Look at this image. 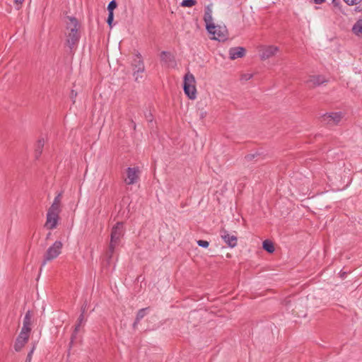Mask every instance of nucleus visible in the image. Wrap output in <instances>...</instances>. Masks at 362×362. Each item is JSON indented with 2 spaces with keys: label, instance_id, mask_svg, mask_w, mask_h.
I'll list each match as a JSON object with an SVG mask.
<instances>
[{
  "label": "nucleus",
  "instance_id": "nucleus-18",
  "mask_svg": "<svg viewBox=\"0 0 362 362\" xmlns=\"http://www.w3.org/2000/svg\"><path fill=\"white\" fill-rule=\"evenodd\" d=\"M62 193L59 192L54 198L53 203L49 208V209L61 211V199Z\"/></svg>",
  "mask_w": 362,
  "mask_h": 362
},
{
  "label": "nucleus",
  "instance_id": "nucleus-28",
  "mask_svg": "<svg viewBox=\"0 0 362 362\" xmlns=\"http://www.w3.org/2000/svg\"><path fill=\"white\" fill-rule=\"evenodd\" d=\"M197 244H198L199 246L204 247V248L208 247L209 245V243L208 241L204 240H198L197 241Z\"/></svg>",
  "mask_w": 362,
  "mask_h": 362
},
{
  "label": "nucleus",
  "instance_id": "nucleus-37",
  "mask_svg": "<svg viewBox=\"0 0 362 362\" xmlns=\"http://www.w3.org/2000/svg\"><path fill=\"white\" fill-rule=\"evenodd\" d=\"M332 3L335 5V6H337L338 5V2L336 1V0H332Z\"/></svg>",
  "mask_w": 362,
  "mask_h": 362
},
{
  "label": "nucleus",
  "instance_id": "nucleus-2",
  "mask_svg": "<svg viewBox=\"0 0 362 362\" xmlns=\"http://www.w3.org/2000/svg\"><path fill=\"white\" fill-rule=\"evenodd\" d=\"M66 21V43L71 49H73L78 44L80 39V34L78 32V22L74 17L68 16Z\"/></svg>",
  "mask_w": 362,
  "mask_h": 362
},
{
  "label": "nucleus",
  "instance_id": "nucleus-19",
  "mask_svg": "<svg viewBox=\"0 0 362 362\" xmlns=\"http://www.w3.org/2000/svg\"><path fill=\"white\" fill-rule=\"evenodd\" d=\"M45 146V140L43 138L38 139L35 144V153L36 158H38L43 150Z\"/></svg>",
  "mask_w": 362,
  "mask_h": 362
},
{
  "label": "nucleus",
  "instance_id": "nucleus-12",
  "mask_svg": "<svg viewBox=\"0 0 362 362\" xmlns=\"http://www.w3.org/2000/svg\"><path fill=\"white\" fill-rule=\"evenodd\" d=\"M221 237L229 247H234L236 246L238 242L236 236L231 235L228 233V231L222 230L221 231Z\"/></svg>",
  "mask_w": 362,
  "mask_h": 362
},
{
  "label": "nucleus",
  "instance_id": "nucleus-15",
  "mask_svg": "<svg viewBox=\"0 0 362 362\" xmlns=\"http://www.w3.org/2000/svg\"><path fill=\"white\" fill-rule=\"evenodd\" d=\"M245 54V49L243 47H231L229 49L230 59L234 60L238 58H242Z\"/></svg>",
  "mask_w": 362,
  "mask_h": 362
},
{
  "label": "nucleus",
  "instance_id": "nucleus-27",
  "mask_svg": "<svg viewBox=\"0 0 362 362\" xmlns=\"http://www.w3.org/2000/svg\"><path fill=\"white\" fill-rule=\"evenodd\" d=\"M252 76H253L252 74L246 73V74H243L241 75L240 79L242 81H248V80L251 79L252 78Z\"/></svg>",
  "mask_w": 362,
  "mask_h": 362
},
{
  "label": "nucleus",
  "instance_id": "nucleus-31",
  "mask_svg": "<svg viewBox=\"0 0 362 362\" xmlns=\"http://www.w3.org/2000/svg\"><path fill=\"white\" fill-rule=\"evenodd\" d=\"M35 346H33V348L31 349V350L29 351V353L27 355V357H26V359H25V361H29V362H31L32 361V357H33V352L35 351Z\"/></svg>",
  "mask_w": 362,
  "mask_h": 362
},
{
  "label": "nucleus",
  "instance_id": "nucleus-38",
  "mask_svg": "<svg viewBox=\"0 0 362 362\" xmlns=\"http://www.w3.org/2000/svg\"><path fill=\"white\" fill-rule=\"evenodd\" d=\"M205 114H206V113L202 112V113H201V115H200V117H201L202 118H203V117H204Z\"/></svg>",
  "mask_w": 362,
  "mask_h": 362
},
{
  "label": "nucleus",
  "instance_id": "nucleus-17",
  "mask_svg": "<svg viewBox=\"0 0 362 362\" xmlns=\"http://www.w3.org/2000/svg\"><path fill=\"white\" fill-rule=\"evenodd\" d=\"M215 40L223 41L226 39V28H222L220 26H216V33L213 35Z\"/></svg>",
  "mask_w": 362,
  "mask_h": 362
},
{
  "label": "nucleus",
  "instance_id": "nucleus-41",
  "mask_svg": "<svg viewBox=\"0 0 362 362\" xmlns=\"http://www.w3.org/2000/svg\"><path fill=\"white\" fill-rule=\"evenodd\" d=\"M25 362H29V361H25Z\"/></svg>",
  "mask_w": 362,
  "mask_h": 362
},
{
  "label": "nucleus",
  "instance_id": "nucleus-40",
  "mask_svg": "<svg viewBox=\"0 0 362 362\" xmlns=\"http://www.w3.org/2000/svg\"><path fill=\"white\" fill-rule=\"evenodd\" d=\"M51 235V233H49L47 234V238H48L49 237V235Z\"/></svg>",
  "mask_w": 362,
  "mask_h": 362
},
{
  "label": "nucleus",
  "instance_id": "nucleus-30",
  "mask_svg": "<svg viewBox=\"0 0 362 362\" xmlns=\"http://www.w3.org/2000/svg\"><path fill=\"white\" fill-rule=\"evenodd\" d=\"M114 19V14L113 12H109L108 17L107 19V23L110 25V27H112V23Z\"/></svg>",
  "mask_w": 362,
  "mask_h": 362
},
{
  "label": "nucleus",
  "instance_id": "nucleus-39",
  "mask_svg": "<svg viewBox=\"0 0 362 362\" xmlns=\"http://www.w3.org/2000/svg\"><path fill=\"white\" fill-rule=\"evenodd\" d=\"M132 122L133 124L134 129H135L136 128V124L133 121Z\"/></svg>",
  "mask_w": 362,
  "mask_h": 362
},
{
  "label": "nucleus",
  "instance_id": "nucleus-35",
  "mask_svg": "<svg viewBox=\"0 0 362 362\" xmlns=\"http://www.w3.org/2000/svg\"><path fill=\"white\" fill-rule=\"evenodd\" d=\"M24 0H14L15 3L17 4V5H21L23 2Z\"/></svg>",
  "mask_w": 362,
  "mask_h": 362
},
{
  "label": "nucleus",
  "instance_id": "nucleus-1",
  "mask_svg": "<svg viewBox=\"0 0 362 362\" xmlns=\"http://www.w3.org/2000/svg\"><path fill=\"white\" fill-rule=\"evenodd\" d=\"M124 234V224L122 222L117 223L112 228L110 234V241L108 249L106 252V256L110 261L115 252V249L121 242L122 238Z\"/></svg>",
  "mask_w": 362,
  "mask_h": 362
},
{
  "label": "nucleus",
  "instance_id": "nucleus-9",
  "mask_svg": "<svg viewBox=\"0 0 362 362\" xmlns=\"http://www.w3.org/2000/svg\"><path fill=\"white\" fill-rule=\"evenodd\" d=\"M278 51L279 47L276 46H262L261 48L260 58L262 60H266L276 55Z\"/></svg>",
  "mask_w": 362,
  "mask_h": 362
},
{
  "label": "nucleus",
  "instance_id": "nucleus-6",
  "mask_svg": "<svg viewBox=\"0 0 362 362\" xmlns=\"http://www.w3.org/2000/svg\"><path fill=\"white\" fill-rule=\"evenodd\" d=\"M59 213L60 211L48 209L46 222L45 223L46 228L53 230L57 228L59 219Z\"/></svg>",
  "mask_w": 362,
  "mask_h": 362
},
{
  "label": "nucleus",
  "instance_id": "nucleus-21",
  "mask_svg": "<svg viewBox=\"0 0 362 362\" xmlns=\"http://www.w3.org/2000/svg\"><path fill=\"white\" fill-rule=\"evenodd\" d=\"M352 31L356 35L362 37V19L356 22L352 28Z\"/></svg>",
  "mask_w": 362,
  "mask_h": 362
},
{
  "label": "nucleus",
  "instance_id": "nucleus-33",
  "mask_svg": "<svg viewBox=\"0 0 362 362\" xmlns=\"http://www.w3.org/2000/svg\"><path fill=\"white\" fill-rule=\"evenodd\" d=\"M255 158V154H248L245 156V158L246 160L250 161Z\"/></svg>",
  "mask_w": 362,
  "mask_h": 362
},
{
  "label": "nucleus",
  "instance_id": "nucleus-36",
  "mask_svg": "<svg viewBox=\"0 0 362 362\" xmlns=\"http://www.w3.org/2000/svg\"><path fill=\"white\" fill-rule=\"evenodd\" d=\"M73 96H76V93H74V90L71 91V97L73 98Z\"/></svg>",
  "mask_w": 362,
  "mask_h": 362
},
{
  "label": "nucleus",
  "instance_id": "nucleus-14",
  "mask_svg": "<svg viewBox=\"0 0 362 362\" xmlns=\"http://www.w3.org/2000/svg\"><path fill=\"white\" fill-rule=\"evenodd\" d=\"M161 62L168 66H174L175 65V61L174 57L168 52L163 51L160 53Z\"/></svg>",
  "mask_w": 362,
  "mask_h": 362
},
{
  "label": "nucleus",
  "instance_id": "nucleus-24",
  "mask_svg": "<svg viewBox=\"0 0 362 362\" xmlns=\"http://www.w3.org/2000/svg\"><path fill=\"white\" fill-rule=\"evenodd\" d=\"M197 3L196 0H182L180 5L182 7H192Z\"/></svg>",
  "mask_w": 362,
  "mask_h": 362
},
{
  "label": "nucleus",
  "instance_id": "nucleus-11",
  "mask_svg": "<svg viewBox=\"0 0 362 362\" xmlns=\"http://www.w3.org/2000/svg\"><path fill=\"white\" fill-rule=\"evenodd\" d=\"M29 336V333L21 331L14 344V349L16 351H20L22 349V348L28 342Z\"/></svg>",
  "mask_w": 362,
  "mask_h": 362
},
{
  "label": "nucleus",
  "instance_id": "nucleus-7",
  "mask_svg": "<svg viewBox=\"0 0 362 362\" xmlns=\"http://www.w3.org/2000/svg\"><path fill=\"white\" fill-rule=\"evenodd\" d=\"M127 177L124 179V182L127 185H132L136 184L140 176V170L139 167H129L127 169Z\"/></svg>",
  "mask_w": 362,
  "mask_h": 362
},
{
  "label": "nucleus",
  "instance_id": "nucleus-26",
  "mask_svg": "<svg viewBox=\"0 0 362 362\" xmlns=\"http://www.w3.org/2000/svg\"><path fill=\"white\" fill-rule=\"evenodd\" d=\"M144 72H138L137 70L134 71L133 76H134V79L136 81H139L140 78H142V74Z\"/></svg>",
  "mask_w": 362,
  "mask_h": 362
},
{
  "label": "nucleus",
  "instance_id": "nucleus-32",
  "mask_svg": "<svg viewBox=\"0 0 362 362\" xmlns=\"http://www.w3.org/2000/svg\"><path fill=\"white\" fill-rule=\"evenodd\" d=\"M144 115H145V117H146V119L148 122H151L153 121V115H152V114H151V111H148V112H145V114H144Z\"/></svg>",
  "mask_w": 362,
  "mask_h": 362
},
{
  "label": "nucleus",
  "instance_id": "nucleus-3",
  "mask_svg": "<svg viewBox=\"0 0 362 362\" xmlns=\"http://www.w3.org/2000/svg\"><path fill=\"white\" fill-rule=\"evenodd\" d=\"M62 247L63 244L59 240L55 241L50 247H49L44 255L41 267L45 266L47 262L56 259L62 253ZM40 270H42V268H40Z\"/></svg>",
  "mask_w": 362,
  "mask_h": 362
},
{
  "label": "nucleus",
  "instance_id": "nucleus-29",
  "mask_svg": "<svg viewBox=\"0 0 362 362\" xmlns=\"http://www.w3.org/2000/svg\"><path fill=\"white\" fill-rule=\"evenodd\" d=\"M346 4L354 6L359 4L362 0H343Z\"/></svg>",
  "mask_w": 362,
  "mask_h": 362
},
{
  "label": "nucleus",
  "instance_id": "nucleus-10",
  "mask_svg": "<svg viewBox=\"0 0 362 362\" xmlns=\"http://www.w3.org/2000/svg\"><path fill=\"white\" fill-rule=\"evenodd\" d=\"M327 82L325 76L322 75H311L309 76L308 78L305 81L306 85L310 88H313L318 86L324 83Z\"/></svg>",
  "mask_w": 362,
  "mask_h": 362
},
{
  "label": "nucleus",
  "instance_id": "nucleus-8",
  "mask_svg": "<svg viewBox=\"0 0 362 362\" xmlns=\"http://www.w3.org/2000/svg\"><path fill=\"white\" fill-rule=\"evenodd\" d=\"M342 117L341 112L326 113L322 116V122L327 125L333 126L339 124Z\"/></svg>",
  "mask_w": 362,
  "mask_h": 362
},
{
  "label": "nucleus",
  "instance_id": "nucleus-34",
  "mask_svg": "<svg viewBox=\"0 0 362 362\" xmlns=\"http://www.w3.org/2000/svg\"><path fill=\"white\" fill-rule=\"evenodd\" d=\"M315 4H320L325 1V0H313Z\"/></svg>",
  "mask_w": 362,
  "mask_h": 362
},
{
  "label": "nucleus",
  "instance_id": "nucleus-4",
  "mask_svg": "<svg viewBox=\"0 0 362 362\" xmlns=\"http://www.w3.org/2000/svg\"><path fill=\"white\" fill-rule=\"evenodd\" d=\"M183 89L185 93L191 100H194L197 96V89L195 86V78L192 74L188 72L184 76Z\"/></svg>",
  "mask_w": 362,
  "mask_h": 362
},
{
  "label": "nucleus",
  "instance_id": "nucleus-22",
  "mask_svg": "<svg viewBox=\"0 0 362 362\" xmlns=\"http://www.w3.org/2000/svg\"><path fill=\"white\" fill-rule=\"evenodd\" d=\"M262 247L267 252L272 253L274 251V246L272 241L266 240L262 243Z\"/></svg>",
  "mask_w": 362,
  "mask_h": 362
},
{
  "label": "nucleus",
  "instance_id": "nucleus-16",
  "mask_svg": "<svg viewBox=\"0 0 362 362\" xmlns=\"http://www.w3.org/2000/svg\"><path fill=\"white\" fill-rule=\"evenodd\" d=\"M133 71L137 70L138 72H144L145 70L144 62L140 54L136 56L132 62Z\"/></svg>",
  "mask_w": 362,
  "mask_h": 362
},
{
  "label": "nucleus",
  "instance_id": "nucleus-20",
  "mask_svg": "<svg viewBox=\"0 0 362 362\" xmlns=\"http://www.w3.org/2000/svg\"><path fill=\"white\" fill-rule=\"evenodd\" d=\"M148 310L147 308H142V309H140L137 314H136V319H135V321L133 324V328L134 329H136V327L138 325V324L139 323V322L144 317V316L146 315V310Z\"/></svg>",
  "mask_w": 362,
  "mask_h": 362
},
{
  "label": "nucleus",
  "instance_id": "nucleus-25",
  "mask_svg": "<svg viewBox=\"0 0 362 362\" xmlns=\"http://www.w3.org/2000/svg\"><path fill=\"white\" fill-rule=\"evenodd\" d=\"M117 7V2L115 0L111 1L108 6H107V10L109 12H113V10Z\"/></svg>",
  "mask_w": 362,
  "mask_h": 362
},
{
  "label": "nucleus",
  "instance_id": "nucleus-5",
  "mask_svg": "<svg viewBox=\"0 0 362 362\" xmlns=\"http://www.w3.org/2000/svg\"><path fill=\"white\" fill-rule=\"evenodd\" d=\"M204 21L206 23V28L210 34L215 35L216 33V25L213 23L212 8L211 5L205 7Z\"/></svg>",
  "mask_w": 362,
  "mask_h": 362
},
{
  "label": "nucleus",
  "instance_id": "nucleus-23",
  "mask_svg": "<svg viewBox=\"0 0 362 362\" xmlns=\"http://www.w3.org/2000/svg\"><path fill=\"white\" fill-rule=\"evenodd\" d=\"M85 310H86V306H83L82 308H81V313L80 316L78 318V323H77V325L75 327V332H78L81 325L83 323V322L84 320Z\"/></svg>",
  "mask_w": 362,
  "mask_h": 362
},
{
  "label": "nucleus",
  "instance_id": "nucleus-13",
  "mask_svg": "<svg viewBox=\"0 0 362 362\" xmlns=\"http://www.w3.org/2000/svg\"><path fill=\"white\" fill-rule=\"evenodd\" d=\"M32 318H33V313L31 311L28 310L25 313L23 322V327L21 329L22 332H26V333H30L31 332V325H32Z\"/></svg>",
  "mask_w": 362,
  "mask_h": 362
}]
</instances>
